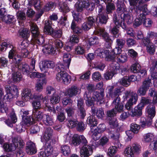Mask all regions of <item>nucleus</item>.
Instances as JSON below:
<instances>
[{
  "instance_id": "1",
  "label": "nucleus",
  "mask_w": 157,
  "mask_h": 157,
  "mask_svg": "<svg viewBox=\"0 0 157 157\" xmlns=\"http://www.w3.org/2000/svg\"><path fill=\"white\" fill-rule=\"evenodd\" d=\"M116 12L118 13H114L113 15V20L115 24L120 25L124 29H127V27L125 22L128 24H130L133 21V18L130 14L124 11L127 10L126 7L124 3L118 1L117 5Z\"/></svg>"
},
{
  "instance_id": "2",
  "label": "nucleus",
  "mask_w": 157,
  "mask_h": 157,
  "mask_svg": "<svg viewBox=\"0 0 157 157\" xmlns=\"http://www.w3.org/2000/svg\"><path fill=\"white\" fill-rule=\"evenodd\" d=\"M87 121L88 124L91 125L90 132L92 133V138L95 141L98 140L101 136V133L104 131L105 125L104 124H100L97 128H95L97 122L95 117L93 116L88 117Z\"/></svg>"
},
{
  "instance_id": "3",
  "label": "nucleus",
  "mask_w": 157,
  "mask_h": 157,
  "mask_svg": "<svg viewBox=\"0 0 157 157\" xmlns=\"http://www.w3.org/2000/svg\"><path fill=\"white\" fill-rule=\"evenodd\" d=\"M90 94V92L86 91L84 94L83 98L87 106L90 107L93 106L95 101H97L98 104L99 103L100 105L104 103L103 91H101L100 93L97 91H94L92 97H91Z\"/></svg>"
},
{
  "instance_id": "4",
  "label": "nucleus",
  "mask_w": 157,
  "mask_h": 157,
  "mask_svg": "<svg viewBox=\"0 0 157 157\" xmlns=\"http://www.w3.org/2000/svg\"><path fill=\"white\" fill-rule=\"evenodd\" d=\"M144 0H141L138 2V4L136 7L131 10L132 13L134 15L137 16L140 13H145L148 14V10L147 9V5L144 4Z\"/></svg>"
},
{
  "instance_id": "5",
  "label": "nucleus",
  "mask_w": 157,
  "mask_h": 157,
  "mask_svg": "<svg viewBox=\"0 0 157 157\" xmlns=\"http://www.w3.org/2000/svg\"><path fill=\"white\" fill-rule=\"evenodd\" d=\"M11 49L8 53V58L10 59H12L13 63L17 64L19 61H21V56L18 53L15 48L13 46L11 48Z\"/></svg>"
},
{
  "instance_id": "6",
  "label": "nucleus",
  "mask_w": 157,
  "mask_h": 157,
  "mask_svg": "<svg viewBox=\"0 0 157 157\" xmlns=\"http://www.w3.org/2000/svg\"><path fill=\"white\" fill-rule=\"evenodd\" d=\"M56 79L59 82H63L65 85H68L71 82V76L66 71L59 72L56 75Z\"/></svg>"
},
{
  "instance_id": "7",
  "label": "nucleus",
  "mask_w": 157,
  "mask_h": 157,
  "mask_svg": "<svg viewBox=\"0 0 157 157\" xmlns=\"http://www.w3.org/2000/svg\"><path fill=\"white\" fill-rule=\"evenodd\" d=\"M17 68L15 66H13L11 67V70L13 73L12 74V76L8 81V84L15 83L19 82L22 78V76L21 73L16 71Z\"/></svg>"
},
{
  "instance_id": "8",
  "label": "nucleus",
  "mask_w": 157,
  "mask_h": 157,
  "mask_svg": "<svg viewBox=\"0 0 157 157\" xmlns=\"http://www.w3.org/2000/svg\"><path fill=\"white\" fill-rule=\"evenodd\" d=\"M39 157H56L53 152L52 146L49 143L46 144L44 150L40 151L39 155Z\"/></svg>"
},
{
  "instance_id": "9",
  "label": "nucleus",
  "mask_w": 157,
  "mask_h": 157,
  "mask_svg": "<svg viewBox=\"0 0 157 157\" xmlns=\"http://www.w3.org/2000/svg\"><path fill=\"white\" fill-rule=\"evenodd\" d=\"M140 146L138 144H134L132 146L126 149L125 152L129 157H133L139 153L140 151Z\"/></svg>"
},
{
  "instance_id": "10",
  "label": "nucleus",
  "mask_w": 157,
  "mask_h": 157,
  "mask_svg": "<svg viewBox=\"0 0 157 157\" xmlns=\"http://www.w3.org/2000/svg\"><path fill=\"white\" fill-rule=\"evenodd\" d=\"M37 94H33L32 90L28 88L23 90L21 93L22 99L24 101H28L30 99H36V97L40 98V96H36Z\"/></svg>"
},
{
  "instance_id": "11",
  "label": "nucleus",
  "mask_w": 157,
  "mask_h": 157,
  "mask_svg": "<svg viewBox=\"0 0 157 157\" xmlns=\"http://www.w3.org/2000/svg\"><path fill=\"white\" fill-rule=\"evenodd\" d=\"M114 90V86H109L107 87L106 90L109 96L112 98L116 99L117 98H120L119 97L121 93V89L120 88H117Z\"/></svg>"
},
{
  "instance_id": "12",
  "label": "nucleus",
  "mask_w": 157,
  "mask_h": 157,
  "mask_svg": "<svg viewBox=\"0 0 157 157\" xmlns=\"http://www.w3.org/2000/svg\"><path fill=\"white\" fill-rule=\"evenodd\" d=\"M93 153L91 147L87 144L84 145L80 149V153L81 157H89Z\"/></svg>"
},
{
  "instance_id": "13",
  "label": "nucleus",
  "mask_w": 157,
  "mask_h": 157,
  "mask_svg": "<svg viewBox=\"0 0 157 157\" xmlns=\"http://www.w3.org/2000/svg\"><path fill=\"white\" fill-rule=\"evenodd\" d=\"M94 33L96 35L101 36L105 41L108 40L110 39L109 34L105 31V30L99 26L95 27Z\"/></svg>"
},
{
  "instance_id": "14",
  "label": "nucleus",
  "mask_w": 157,
  "mask_h": 157,
  "mask_svg": "<svg viewBox=\"0 0 157 157\" xmlns=\"http://www.w3.org/2000/svg\"><path fill=\"white\" fill-rule=\"evenodd\" d=\"M14 66L17 69L18 68L24 74L28 75L30 72L29 66L25 63H21V61H19L18 63L15 64Z\"/></svg>"
},
{
  "instance_id": "15",
  "label": "nucleus",
  "mask_w": 157,
  "mask_h": 157,
  "mask_svg": "<svg viewBox=\"0 0 157 157\" xmlns=\"http://www.w3.org/2000/svg\"><path fill=\"white\" fill-rule=\"evenodd\" d=\"M146 113L148 118L152 120L156 114L155 106L152 104L148 105L146 109Z\"/></svg>"
},
{
  "instance_id": "16",
  "label": "nucleus",
  "mask_w": 157,
  "mask_h": 157,
  "mask_svg": "<svg viewBox=\"0 0 157 157\" xmlns=\"http://www.w3.org/2000/svg\"><path fill=\"white\" fill-rule=\"evenodd\" d=\"M55 66L54 62L49 61H44L42 62L40 65V68L41 71L45 72L46 69L48 68H53Z\"/></svg>"
},
{
  "instance_id": "17",
  "label": "nucleus",
  "mask_w": 157,
  "mask_h": 157,
  "mask_svg": "<svg viewBox=\"0 0 157 157\" xmlns=\"http://www.w3.org/2000/svg\"><path fill=\"white\" fill-rule=\"evenodd\" d=\"M112 104L114 107V109L117 111V113H120L123 111L124 105L121 101L120 98H117L116 99H114Z\"/></svg>"
},
{
  "instance_id": "18",
  "label": "nucleus",
  "mask_w": 157,
  "mask_h": 157,
  "mask_svg": "<svg viewBox=\"0 0 157 157\" xmlns=\"http://www.w3.org/2000/svg\"><path fill=\"white\" fill-rule=\"evenodd\" d=\"M79 91V89L77 87L73 86L66 90L65 95L69 98H72L76 96Z\"/></svg>"
},
{
  "instance_id": "19",
  "label": "nucleus",
  "mask_w": 157,
  "mask_h": 157,
  "mask_svg": "<svg viewBox=\"0 0 157 157\" xmlns=\"http://www.w3.org/2000/svg\"><path fill=\"white\" fill-rule=\"evenodd\" d=\"M109 19L108 14L105 13L103 14H98L96 18V22L98 25L105 24Z\"/></svg>"
},
{
  "instance_id": "20",
  "label": "nucleus",
  "mask_w": 157,
  "mask_h": 157,
  "mask_svg": "<svg viewBox=\"0 0 157 157\" xmlns=\"http://www.w3.org/2000/svg\"><path fill=\"white\" fill-rule=\"evenodd\" d=\"M86 0H78L75 5V8L78 12L81 13L86 9Z\"/></svg>"
},
{
  "instance_id": "21",
  "label": "nucleus",
  "mask_w": 157,
  "mask_h": 157,
  "mask_svg": "<svg viewBox=\"0 0 157 157\" xmlns=\"http://www.w3.org/2000/svg\"><path fill=\"white\" fill-rule=\"evenodd\" d=\"M26 151L28 154L33 155L36 153L37 150L35 144L32 142H28L27 143Z\"/></svg>"
},
{
  "instance_id": "22",
  "label": "nucleus",
  "mask_w": 157,
  "mask_h": 157,
  "mask_svg": "<svg viewBox=\"0 0 157 157\" xmlns=\"http://www.w3.org/2000/svg\"><path fill=\"white\" fill-rule=\"evenodd\" d=\"M44 115L43 113L40 109L33 110L32 118L34 122L39 121L43 118Z\"/></svg>"
},
{
  "instance_id": "23",
  "label": "nucleus",
  "mask_w": 157,
  "mask_h": 157,
  "mask_svg": "<svg viewBox=\"0 0 157 157\" xmlns=\"http://www.w3.org/2000/svg\"><path fill=\"white\" fill-rule=\"evenodd\" d=\"M138 99L137 95L135 94L131 98L125 105V108L128 110H130L132 108V106L136 103Z\"/></svg>"
},
{
  "instance_id": "24",
  "label": "nucleus",
  "mask_w": 157,
  "mask_h": 157,
  "mask_svg": "<svg viewBox=\"0 0 157 157\" xmlns=\"http://www.w3.org/2000/svg\"><path fill=\"white\" fill-rule=\"evenodd\" d=\"M13 144L15 148H18L19 147H23L25 145L23 140L20 137L16 136L12 138Z\"/></svg>"
},
{
  "instance_id": "25",
  "label": "nucleus",
  "mask_w": 157,
  "mask_h": 157,
  "mask_svg": "<svg viewBox=\"0 0 157 157\" xmlns=\"http://www.w3.org/2000/svg\"><path fill=\"white\" fill-rule=\"evenodd\" d=\"M36 36H33L34 40H33L34 44V47L36 46V48H37V45L36 44H38L39 45H41L43 44L44 42V37L41 35L40 34V33L36 35Z\"/></svg>"
},
{
  "instance_id": "26",
  "label": "nucleus",
  "mask_w": 157,
  "mask_h": 157,
  "mask_svg": "<svg viewBox=\"0 0 157 157\" xmlns=\"http://www.w3.org/2000/svg\"><path fill=\"white\" fill-rule=\"evenodd\" d=\"M5 89L7 93H10L13 95H16L17 97L18 95V90L16 86L13 85L10 86L9 85H6L5 86Z\"/></svg>"
},
{
  "instance_id": "27",
  "label": "nucleus",
  "mask_w": 157,
  "mask_h": 157,
  "mask_svg": "<svg viewBox=\"0 0 157 157\" xmlns=\"http://www.w3.org/2000/svg\"><path fill=\"white\" fill-rule=\"evenodd\" d=\"M144 108L143 104L140 103L137 106L135 107L134 110L132 111V116H140L142 115V109Z\"/></svg>"
},
{
  "instance_id": "28",
  "label": "nucleus",
  "mask_w": 157,
  "mask_h": 157,
  "mask_svg": "<svg viewBox=\"0 0 157 157\" xmlns=\"http://www.w3.org/2000/svg\"><path fill=\"white\" fill-rule=\"evenodd\" d=\"M19 36L22 38L27 39L30 35V31L26 28L21 29L19 31Z\"/></svg>"
},
{
  "instance_id": "29",
  "label": "nucleus",
  "mask_w": 157,
  "mask_h": 157,
  "mask_svg": "<svg viewBox=\"0 0 157 157\" xmlns=\"http://www.w3.org/2000/svg\"><path fill=\"white\" fill-rule=\"evenodd\" d=\"M52 22L49 20L45 21L44 26V32L45 34H48L51 33L53 29L52 27Z\"/></svg>"
},
{
  "instance_id": "30",
  "label": "nucleus",
  "mask_w": 157,
  "mask_h": 157,
  "mask_svg": "<svg viewBox=\"0 0 157 157\" xmlns=\"http://www.w3.org/2000/svg\"><path fill=\"white\" fill-rule=\"evenodd\" d=\"M46 83V80L44 78H41L36 85V90L38 92H41L43 89V85Z\"/></svg>"
},
{
  "instance_id": "31",
  "label": "nucleus",
  "mask_w": 157,
  "mask_h": 157,
  "mask_svg": "<svg viewBox=\"0 0 157 157\" xmlns=\"http://www.w3.org/2000/svg\"><path fill=\"white\" fill-rule=\"evenodd\" d=\"M30 31L33 37L36 36L40 33L39 29L36 24L34 23H31L30 25Z\"/></svg>"
},
{
  "instance_id": "32",
  "label": "nucleus",
  "mask_w": 157,
  "mask_h": 157,
  "mask_svg": "<svg viewBox=\"0 0 157 157\" xmlns=\"http://www.w3.org/2000/svg\"><path fill=\"white\" fill-rule=\"evenodd\" d=\"M10 120L9 119L6 120L5 123L8 125L10 126L12 123H15L17 121V118L14 111H12L10 114Z\"/></svg>"
},
{
  "instance_id": "33",
  "label": "nucleus",
  "mask_w": 157,
  "mask_h": 157,
  "mask_svg": "<svg viewBox=\"0 0 157 157\" xmlns=\"http://www.w3.org/2000/svg\"><path fill=\"white\" fill-rule=\"evenodd\" d=\"M65 111L67 113L68 119L69 118H73L74 117L75 111V109L72 106L67 107L65 109Z\"/></svg>"
},
{
  "instance_id": "34",
  "label": "nucleus",
  "mask_w": 157,
  "mask_h": 157,
  "mask_svg": "<svg viewBox=\"0 0 157 157\" xmlns=\"http://www.w3.org/2000/svg\"><path fill=\"white\" fill-rule=\"evenodd\" d=\"M69 65L70 64L63 62V63H58L57 68L58 73H59V72H61L65 71V70L68 68Z\"/></svg>"
},
{
  "instance_id": "35",
  "label": "nucleus",
  "mask_w": 157,
  "mask_h": 157,
  "mask_svg": "<svg viewBox=\"0 0 157 157\" xmlns=\"http://www.w3.org/2000/svg\"><path fill=\"white\" fill-rule=\"evenodd\" d=\"M43 122L45 125L47 126L52 125L54 124L52 119L50 116L47 115H44Z\"/></svg>"
},
{
  "instance_id": "36",
  "label": "nucleus",
  "mask_w": 157,
  "mask_h": 157,
  "mask_svg": "<svg viewBox=\"0 0 157 157\" xmlns=\"http://www.w3.org/2000/svg\"><path fill=\"white\" fill-rule=\"evenodd\" d=\"M3 16V17L0 18L7 24H11L13 23L14 21V16L12 15H8L6 16L4 14Z\"/></svg>"
},
{
  "instance_id": "37",
  "label": "nucleus",
  "mask_w": 157,
  "mask_h": 157,
  "mask_svg": "<svg viewBox=\"0 0 157 157\" xmlns=\"http://www.w3.org/2000/svg\"><path fill=\"white\" fill-rule=\"evenodd\" d=\"M95 4L96 6V10L98 13V14H103L105 13V7L102 5L103 4V3H101L100 1H97V2Z\"/></svg>"
},
{
  "instance_id": "38",
  "label": "nucleus",
  "mask_w": 157,
  "mask_h": 157,
  "mask_svg": "<svg viewBox=\"0 0 157 157\" xmlns=\"http://www.w3.org/2000/svg\"><path fill=\"white\" fill-rule=\"evenodd\" d=\"M108 133L109 137L114 140V141L116 140L119 139V134L116 130H109Z\"/></svg>"
},
{
  "instance_id": "39",
  "label": "nucleus",
  "mask_w": 157,
  "mask_h": 157,
  "mask_svg": "<svg viewBox=\"0 0 157 157\" xmlns=\"http://www.w3.org/2000/svg\"><path fill=\"white\" fill-rule=\"evenodd\" d=\"M34 121H31V117L30 116H26L25 117L23 118V121L22 124H24V126L26 125L29 126L31 124H33L34 122Z\"/></svg>"
},
{
  "instance_id": "40",
  "label": "nucleus",
  "mask_w": 157,
  "mask_h": 157,
  "mask_svg": "<svg viewBox=\"0 0 157 157\" xmlns=\"http://www.w3.org/2000/svg\"><path fill=\"white\" fill-rule=\"evenodd\" d=\"M50 35L53 37L54 38H60L62 35V31L60 30H55L52 29V31H51V33L48 34Z\"/></svg>"
},
{
  "instance_id": "41",
  "label": "nucleus",
  "mask_w": 157,
  "mask_h": 157,
  "mask_svg": "<svg viewBox=\"0 0 157 157\" xmlns=\"http://www.w3.org/2000/svg\"><path fill=\"white\" fill-rule=\"evenodd\" d=\"M120 68V64L117 61H114L110 64V70L113 72H116Z\"/></svg>"
},
{
  "instance_id": "42",
  "label": "nucleus",
  "mask_w": 157,
  "mask_h": 157,
  "mask_svg": "<svg viewBox=\"0 0 157 157\" xmlns=\"http://www.w3.org/2000/svg\"><path fill=\"white\" fill-rule=\"evenodd\" d=\"M80 136L79 135L75 134H74L72 139V143L74 146H77L79 145L81 142Z\"/></svg>"
},
{
  "instance_id": "43",
  "label": "nucleus",
  "mask_w": 157,
  "mask_h": 157,
  "mask_svg": "<svg viewBox=\"0 0 157 157\" xmlns=\"http://www.w3.org/2000/svg\"><path fill=\"white\" fill-rule=\"evenodd\" d=\"M116 58L117 62L120 63H124L126 62L127 60V57L125 54H120L116 56Z\"/></svg>"
},
{
  "instance_id": "44",
  "label": "nucleus",
  "mask_w": 157,
  "mask_h": 157,
  "mask_svg": "<svg viewBox=\"0 0 157 157\" xmlns=\"http://www.w3.org/2000/svg\"><path fill=\"white\" fill-rule=\"evenodd\" d=\"M60 97L56 93H54L51 97L50 101L52 104L58 103L59 101Z\"/></svg>"
},
{
  "instance_id": "45",
  "label": "nucleus",
  "mask_w": 157,
  "mask_h": 157,
  "mask_svg": "<svg viewBox=\"0 0 157 157\" xmlns=\"http://www.w3.org/2000/svg\"><path fill=\"white\" fill-rule=\"evenodd\" d=\"M60 150L61 152L65 156H68L70 153V147L66 145L62 146Z\"/></svg>"
},
{
  "instance_id": "46",
  "label": "nucleus",
  "mask_w": 157,
  "mask_h": 157,
  "mask_svg": "<svg viewBox=\"0 0 157 157\" xmlns=\"http://www.w3.org/2000/svg\"><path fill=\"white\" fill-rule=\"evenodd\" d=\"M105 9V13L107 14L112 13L113 10H114L115 9V6L114 4L110 2L107 4Z\"/></svg>"
},
{
  "instance_id": "47",
  "label": "nucleus",
  "mask_w": 157,
  "mask_h": 157,
  "mask_svg": "<svg viewBox=\"0 0 157 157\" xmlns=\"http://www.w3.org/2000/svg\"><path fill=\"white\" fill-rule=\"evenodd\" d=\"M151 79H150L148 78H147L143 82L141 86L147 90H148L149 87H151Z\"/></svg>"
},
{
  "instance_id": "48",
  "label": "nucleus",
  "mask_w": 157,
  "mask_h": 157,
  "mask_svg": "<svg viewBox=\"0 0 157 157\" xmlns=\"http://www.w3.org/2000/svg\"><path fill=\"white\" fill-rule=\"evenodd\" d=\"M109 124L110 127L111 128H114L117 127L118 123L117 120L116 118H109Z\"/></svg>"
},
{
  "instance_id": "49",
  "label": "nucleus",
  "mask_w": 157,
  "mask_h": 157,
  "mask_svg": "<svg viewBox=\"0 0 157 157\" xmlns=\"http://www.w3.org/2000/svg\"><path fill=\"white\" fill-rule=\"evenodd\" d=\"M116 25L111 30V33L113 35V37L117 38L119 36V26L120 25Z\"/></svg>"
},
{
  "instance_id": "50",
  "label": "nucleus",
  "mask_w": 157,
  "mask_h": 157,
  "mask_svg": "<svg viewBox=\"0 0 157 157\" xmlns=\"http://www.w3.org/2000/svg\"><path fill=\"white\" fill-rule=\"evenodd\" d=\"M140 68V65L137 63L132 65L130 68L131 71L135 73L139 72Z\"/></svg>"
},
{
  "instance_id": "51",
  "label": "nucleus",
  "mask_w": 157,
  "mask_h": 157,
  "mask_svg": "<svg viewBox=\"0 0 157 157\" xmlns=\"http://www.w3.org/2000/svg\"><path fill=\"white\" fill-rule=\"evenodd\" d=\"M130 129L135 134H137L139 131L140 126L135 123H132L130 126Z\"/></svg>"
},
{
  "instance_id": "52",
  "label": "nucleus",
  "mask_w": 157,
  "mask_h": 157,
  "mask_svg": "<svg viewBox=\"0 0 157 157\" xmlns=\"http://www.w3.org/2000/svg\"><path fill=\"white\" fill-rule=\"evenodd\" d=\"M4 100H0V111L2 113H8V108L4 103Z\"/></svg>"
},
{
  "instance_id": "53",
  "label": "nucleus",
  "mask_w": 157,
  "mask_h": 157,
  "mask_svg": "<svg viewBox=\"0 0 157 157\" xmlns=\"http://www.w3.org/2000/svg\"><path fill=\"white\" fill-rule=\"evenodd\" d=\"M68 120L67 125L69 128H72L76 127L78 121L75 120L74 117L68 118Z\"/></svg>"
},
{
  "instance_id": "54",
  "label": "nucleus",
  "mask_w": 157,
  "mask_h": 157,
  "mask_svg": "<svg viewBox=\"0 0 157 157\" xmlns=\"http://www.w3.org/2000/svg\"><path fill=\"white\" fill-rule=\"evenodd\" d=\"M129 78L128 77H124L120 79L119 82V83L126 87H127L130 84V83L128 80Z\"/></svg>"
},
{
  "instance_id": "55",
  "label": "nucleus",
  "mask_w": 157,
  "mask_h": 157,
  "mask_svg": "<svg viewBox=\"0 0 157 157\" xmlns=\"http://www.w3.org/2000/svg\"><path fill=\"white\" fill-rule=\"evenodd\" d=\"M59 6L60 11L63 12V13H67L70 11L69 7L65 2H63L61 4H60Z\"/></svg>"
},
{
  "instance_id": "56",
  "label": "nucleus",
  "mask_w": 157,
  "mask_h": 157,
  "mask_svg": "<svg viewBox=\"0 0 157 157\" xmlns=\"http://www.w3.org/2000/svg\"><path fill=\"white\" fill-rule=\"evenodd\" d=\"M86 9L90 11H93L95 8V4L90 2L89 0H86Z\"/></svg>"
},
{
  "instance_id": "57",
  "label": "nucleus",
  "mask_w": 157,
  "mask_h": 157,
  "mask_svg": "<svg viewBox=\"0 0 157 157\" xmlns=\"http://www.w3.org/2000/svg\"><path fill=\"white\" fill-rule=\"evenodd\" d=\"M45 49L46 52L49 54H55L56 53V48L51 45L45 47Z\"/></svg>"
},
{
  "instance_id": "58",
  "label": "nucleus",
  "mask_w": 157,
  "mask_h": 157,
  "mask_svg": "<svg viewBox=\"0 0 157 157\" xmlns=\"http://www.w3.org/2000/svg\"><path fill=\"white\" fill-rule=\"evenodd\" d=\"M54 5V2H48L44 6L43 9L45 11H48L53 8Z\"/></svg>"
},
{
  "instance_id": "59",
  "label": "nucleus",
  "mask_w": 157,
  "mask_h": 157,
  "mask_svg": "<svg viewBox=\"0 0 157 157\" xmlns=\"http://www.w3.org/2000/svg\"><path fill=\"white\" fill-rule=\"evenodd\" d=\"M148 119L149 118H148L147 120V121H142V120H141L140 126L142 127L146 128L151 125L152 120L149 119L148 120Z\"/></svg>"
},
{
  "instance_id": "60",
  "label": "nucleus",
  "mask_w": 157,
  "mask_h": 157,
  "mask_svg": "<svg viewBox=\"0 0 157 157\" xmlns=\"http://www.w3.org/2000/svg\"><path fill=\"white\" fill-rule=\"evenodd\" d=\"M116 74V72H113L110 71H108L105 73L104 76L105 78L107 80L111 79L113 76Z\"/></svg>"
},
{
  "instance_id": "61",
  "label": "nucleus",
  "mask_w": 157,
  "mask_h": 157,
  "mask_svg": "<svg viewBox=\"0 0 157 157\" xmlns=\"http://www.w3.org/2000/svg\"><path fill=\"white\" fill-rule=\"evenodd\" d=\"M8 63L7 59L5 57H0V67L3 68L7 66Z\"/></svg>"
},
{
  "instance_id": "62",
  "label": "nucleus",
  "mask_w": 157,
  "mask_h": 157,
  "mask_svg": "<svg viewBox=\"0 0 157 157\" xmlns=\"http://www.w3.org/2000/svg\"><path fill=\"white\" fill-rule=\"evenodd\" d=\"M89 43L90 45L98 44L99 42V39L97 36H93L89 39Z\"/></svg>"
},
{
  "instance_id": "63",
  "label": "nucleus",
  "mask_w": 157,
  "mask_h": 157,
  "mask_svg": "<svg viewBox=\"0 0 157 157\" xmlns=\"http://www.w3.org/2000/svg\"><path fill=\"white\" fill-rule=\"evenodd\" d=\"M77 111L78 115L80 117V118L83 119L86 115V110L85 108H78Z\"/></svg>"
},
{
  "instance_id": "64",
  "label": "nucleus",
  "mask_w": 157,
  "mask_h": 157,
  "mask_svg": "<svg viewBox=\"0 0 157 157\" xmlns=\"http://www.w3.org/2000/svg\"><path fill=\"white\" fill-rule=\"evenodd\" d=\"M23 147H19L16 148V156L17 157H23L25 154V152L22 149Z\"/></svg>"
}]
</instances>
